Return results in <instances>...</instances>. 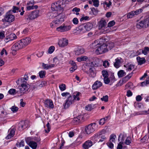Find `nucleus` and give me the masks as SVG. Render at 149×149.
<instances>
[{
	"label": "nucleus",
	"instance_id": "obj_54",
	"mask_svg": "<svg viewBox=\"0 0 149 149\" xmlns=\"http://www.w3.org/2000/svg\"><path fill=\"white\" fill-rule=\"evenodd\" d=\"M54 50V47L53 46H51L49 47L48 50V52L49 54L52 53Z\"/></svg>",
	"mask_w": 149,
	"mask_h": 149
},
{
	"label": "nucleus",
	"instance_id": "obj_43",
	"mask_svg": "<svg viewBox=\"0 0 149 149\" xmlns=\"http://www.w3.org/2000/svg\"><path fill=\"white\" fill-rule=\"evenodd\" d=\"M10 109L13 112L15 113L18 111L19 109L17 107H16L15 106H13L10 108Z\"/></svg>",
	"mask_w": 149,
	"mask_h": 149
},
{
	"label": "nucleus",
	"instance_id": "obj_41",
	"mask_svg": "<svg viewBox=\"0 0 149 149\" xmlns=\"http://www.w3.org/2000/svg\"><path fill=\"white\" fill-rule=\"evenodd\" d=\"M18 93L17 91L16 92V90L15 89L11 88L8 91V93L11 95H14Z\"/></svg>",
	"mask_w": 149,
	"mask_h": 149
},
{
	"label": "nucleus",
	"instance_id": "obj_8",
	"mask_svg": "<svg viewBox=\"0 0 149 149\" xmlns=\"http://www.w3.org/2000/svg\"><path fill=\"white\" fill-rule=\"evenodd\" d=\"M39 11L38 10H35L32 12L29 15L26 16V18L28 20H32L34 19L39 16Z\"/></svg>",
	"mask_w": 149,
	"mask_h": 149
},
{
	"label": "nucleus",
	"instance_id": "obj_56",
	"mask_svg": "<svg viewBox=\"0 0 149 149\" xmlns=\"http://www.w3.org/2000/svg\"><path fill=\"white\" fill-rule=\"evenodd\" d=\"M18 81H20L21 84H26V81H25L23 77L21 78L18 80Z\"/></svg>",
	"mask_w": 149,
	"mask_h": 149
},
{
	"label": "nucleus",
	"instance_id": "obj_3",
	"mask_svg": "<svg viewBox=\"0 0 149 149\" xmlns=\"http://www.w3.org/2000/svg\"><path fill=\"white\" fill-rule=\"evenodd\" d=\"M80 94V93L79 92H77L75 94L68 97L66 100L65 103L63 104V109H66L68 108L70 105L74 102L76 100H79V96Z\"/></svg>",
	"mask_w": 149,
	"mask_h": 149
},
{
	"label": "nucleus",
	"instance_id": "obj_1",
	"mask_svg": "<svg viewBox=\"0 0 149 149\" xmlns=\"http://www.w3.org/2000/svg\"><path fill=\"white\" fill-rule=\"evenodd\" d=\"M31 39L29 37L23 38L15 43L12 47V49L16 51L24 48L29 45L31 42Z\"/></svg>",
	"mask_w": 149,
	"mask_h": 149
},
{
	"label": "nucleus",
	"instance_id": "obj_26",
	"mask_svg": "<svg viewBox=\"0 0 149 149\" xmlns=\"http://www.w3.org/2000/svg\"><path fill=\"white\" fill-rule=\"evenodd\" d=\"M84 24L87 31H90L93 27V24L90 22H88Z\"/></svg>",
	"mask_w": 149,
	"mask_h": 149
},
{
	"label": "nucleus",
	"instance_id": "obj_38",
	"mask_svg": "<svg viewBox=\"0 0 149 149\" xmlns=\"http://www.w3.org/2000/svg\"><path fill=\"white\" fill-rule=\"evenodd\" d=\"M132 140L131 137H127L125 141V143L126 145H129L132 142Z\"/></svg>",
	"mask_w": 149,
	"mask_h": 149
},
{
	"label": "nucleus",
	"instance_id": "obj_13",
	"mask_svg": "<svg viewBox=\"0 0 149 149\" xmlns=\"http://www.w3.org/2000/svg\"><path fill=\"white\" fill-rule=\"evenodd\" d=\"M89 64L92 66L96 67L99 65V60L97 58L92 57L89 59Z\"/></svg>",
	"mask_w": 149,
	"mask_h": 149
},
{
	"label": "nucleus",
	"instance_id": "obj_30",
	"mask_svg": "<svg viewBox=\"0 0 149 149\" xmlns=\"http://www.w3.org/2000/svg\"><path fill=\"white\" fill-rule=\"evenodd\" d=\"M124 66L127 68L126 70L128 71H130L134 68V66L132 64H127Z\"/></svg>",
	"mask_w": 149,
	"mask_h": 149
},
{
	"label": "nucleus",
	"instance_id": "obj_17",
	"mask_svg": "<svg viewBox=\"0 0 149 149\" xmlns=\"http://www.w3.org/2000/svg\"><path fill=\"white\" fill-rule=\"evenodd\" d=\"M29 125V122L28 120H25L21 122L19 124V129L20 130L21 129L24 130L28 127Z\"/></svg>",
	"mask_w": 149,
	"mask_h": 149
},
{
	"label": "nucleus",
	"instance_id": "obj_7",
	"mask_svg": "<svg viewBox=\"0 0 149 149\" xmlns=\"http://www.w3.org/2000/svg\"><path fill=\"white\" fill-rule=\"evenodd\" d=\"M53 61L54 64H51L50 65L45 64L43 63L42 65L43 68L44 69L48 70L50 68L54 67L56 66L59 63L58 59L56 58H53Z\"/></svg>",
	"mask_w": 149,
	"mask_h": 149
},
{
	"label": "nucleus",
	"instance_id": "obj_50",
	"mask_svg": "<svg viewBox=\"0 0 149 149\" xmlns=\"http://www.w3.org/2000/svg\"><path fill=\"white\" fill-rule=\"evenodd\" d=\"M4 53L6 55H8V53L6 50L5 48H3L1 51L0 53L1 55L2 56Z\"/></svg>",
	"mask_w": 149,
	"mask_h": 149
},
{
	"label": "nucleus",
	"instance_id": "obj_27",
	"mask_svg": "<svg viewBox=\"0 0 149 149\" xmlns=\"http://www.w3.org/2000/svg\"><path fill=\"white\" fill-rule=\"evenodd\" d=\"M28 145L33 149H36L37 146V144L36 142L32 141L29 143Z\"/></svg>",
	"mask_w": 149,
	"mask_h": 149
},
{
	"label": "nucleus",
	"instance_id": "obj_62",
	"mask_svg": "<svg viewBox=\"0 0 149 149\" xmlns=\"http://www.w3.org/2000/svg\"><path fill=\"white\" fill-rule=\"evenodd\" d=\"M104 83L106 84H108L110 82V80L108 77L104 78Z\"/></svg>",
	"mask_w": 149,
	"mask_h": 149
},
{
	"label": "nucleus",
	"instance_id": "obj_47",
	"mask_svg": "<svg viewBox=\"0 0 149 149\" xmlns=\"http://www.w3.org/2000/svg\"><path fill=\"white\" fill-rule=\"evenodd\" d=\"M59 88L61 91H63L66 89V85L64 84H62L59 86Z\"/></svg>",
	"mask_w": 149,
	"mask_h": 149
},
{
	"label": "nucleus",
	"instance_id": "obj_55",
	"mask_svg": "<svg viewBox=\"0 0 149 149\" xmlns=\"http://www.w3.org/2000/svg\"><path fill=\"white\" fill-rule=\"evenodd\" d=\"M115 24V22L113 20L111 21H110L109 22V23L108 24V26L107 27H111V26H113Z\"/></svg>",
	"mask_w": 149,
	"mask_h": 149
},
{
	"label": "nucleus",
	"instance_id": "obj_39",
	"mask_svg": "<svg viewBox=\"0 0 149 149\" xmlns=\"http://www.w3.org/2000/svg\"><path fill=\"white\" fill-rule=\"evenodd\" d=\"M0 113H1V115L3 117H6L7 114V113L4 111L3 109L2 108H0Z\"/></svg>",
	"mask_w": 149,
	"mask_h": 149
},
{
	"label": "nucleus",
	"instance_id": "obj_24",
	"mask_svg": "<svg viewBox=\"0 0 149 149\" xmlns=\"http://www.w3.org/2000/svg\"><path fill=\"white\" fill-rule=\"evenodd\" d=\"M89 72L90 76L91 77H94L96 75L95 71V68L94 66H92L89 68Z\"/></svg>",
	"mask_w": 149,
	"mask_h": 149
},
{
	"label": "nucleus",
	"instance_id": "obj_21",
	"mask_svg": "<svg viewBox=\"0 0 149 149\" xmlns=\"http://www.w3.org/2000/svg\"><path fill=\"white\" fill-rule=\"evenodd\" d=\"M102 85V83L100 81L97 80L95 81L92 86V88L93 90H96Z\"/></svg>",
	"mask_w": 149,
	"mask_h": 149
},
{
	"label": "nucleus",
	"instance_id": "obj_29",
	"mask_svg": "<svg viewBox=\"0 0 149 149\" xmlns=\"http://www.w3.org/2000/svg\"><path fill=\"white\" fill-rule=\"evenodd\" d=\"M144 24L145 28H146L148 26L149 24V17H148L145 18L143 21H142Z\"/></svg>",
	"mask_w": 149,
	"mask_h": 149
},
{
	"label": "nucleus",
	"instance_id": "obj_16",
	"mask_svg": "<svg viewBox=\"0 0 149 149\" xmlns=\"http://www.w3.org/2000/svg\"><path fill=\"white\" fill-rule=\"evenodd\" d=\"M45 107L48 108L53 109L54 106L52 101L50 99H47L44 102Z\"/></svg>",
	"mask_w": 149,
	"mask_h": 149
},
{
	"label": "nucleus",
	"instance_id": "obj_49",
	"mask_svg": "<svg viewBox=\"0 0 149 149\" xmlns=\"http://www.w3.org/2000/svg\"><path fill=\"white\" fill-rule=\"evenodd\" d=\"M102 75L104 78L108 77V74L107 71L105 70H103L102 71Z\"/></svg>",
	"mask_w": 149,
	"mask_h": 149
},
{
	"label": "nucleus",
	"instance_id": "obj_25",
	"mask_svg": "<svg viewBox=\"0 0 149 149\" xmlns=\"http://www.w3.org/2000/svg\"><path fill=\"white\" fill-rule=\"evenodd\" d=\"M85 51L84 49L81 47H79L76 49L75 51V55H78L80 54H83Z\"/></svg>",
	"mask_w": 149,
	"mask_h": 149
},
{
	"label": "nucleus",
	"instance_id": "obj_34",
	"mask_svg": "<svg viewBox=\"0 0 149 149\" xmlns=\"http://www.w3.org/2000/svg\"><path fill=\"white\" fill-rule=\"evenodd\" d=\"M118 74L119 77H122L126 75V72L123 70H120L118 73Z\"/></svg>",
	"mask_w": 149,
	"mask_h": 149
},
{
	"label": "nucleus",
	"instance_id": "obj_14",
	"mask_svg": "<svg viewBox=\"0 0 149 149\" xmlns=\"http://www.w3.org/2000/svg\"><path fill=\"white\" fill-rule=\"evenodd\" d=\"M34 2L33 0H31L27 3L26 8L28 10L33 9L34 8L36 9L38 8L37 6H34Z\"/></svg>",
	"mask_w": 149,
	"mask_h": 149
},
{
	"label": "nucleus",
	"instance_id": "obj_4",
	"mask_svg": "<svg viewBox=\"0 0 149 149\" xmlns=\"http://www.w3.org/2000/svg\"><path fill=\"white\" fill-rule=\"evenodd\" d=\"M99 29L102 33H106L109 32L110 30L107 27H106L107 23L103 19H102L99 22Z\"/></svg>",
	"mask_w": 149,
	"mask_h": 149
},
{
	"label": "nucleus",
	"instance_id": "obj_10",
	"mask_svg": "<svg viewBox=\"0 0 149 149\" xmlns=\"http://www.w3.org/2000/svg\"><path fill=\"white\" fill-rule=\"evenodd\" d=\"M143 10L142 9L140 8L136 10L135 11H132L128 13L127 15V18H131L133 17L136 15H137L142 12Z\"/></svg>",
	"mask_w": 149,
	"mask_h": 149
},
{
	"label": "nucleus",
	"instance_id": "obj_40",
	"mask_svg": "<svg viewBox=\"0 0 149 149\" xmlns=\"http://www.w3.org/2000/svg\"><path fill=\"white\" fill-rule=\"evenodd\" d=\"M149 84V80L147 79L145 81L142 82L141 83L140 86H147Z\"/></svg>",
	"mask_w": 149,
	"mask_h": 149
},
{
	"label": "nucleus",
	"instance_id": "obj_37",
	"mask_svg": "<svg viewBox=\"0 0 149 149\" xmlns=\"http://www.w3.org/2000/svg\"><path fill=\"white\" fill-rule=\"evenodd\" d=\"M136 26L138 29H141V28L145 27L144 24L142 21L137 23Z\"/></svg>",
	"mask_w": 149,
	"mask_h": 149
},
{
	"label": "nucleus",
	"instance_id": "obj_18",
	"mask_svg": "<svg viewBox=\"0 0 149 149\" xmlns=\"http://www.w3.org/2000/svg\"><path fill=\"white\" fill-rule=\"evenodd\" d=\"M17 38V37L14 33H11L9 35L6 36L5 38V40L7 41H5L7 42L9 41L13 40L16 39Z\"/></svg>",
	"mask_w": 149,
	"mask_h": 149
},
{
	"label": "nucleus",
	"instance_id": "obj_51",
	"mask_svg": "<svg viewBox=\"0 0 149 149\" xmlns=\"http://www.w3.org/2000/svg\"><path fill=\"white\" fill-rule=\"evenodd\" d=\"M103 65L105 68H107L109 66V63L108 61H105L103 62Z\"/></svg>",
	"mask_w": 149,
	"mask_h": 149
},
{
	"label": "nucleus",
	"instance_id": "obj_2",
	"mask_svg": "<svg viewBox=\"0 0 149 149\" xmlns=\"http://www.w3.org/2000/svg\"><path fill=\"white\" fill-rule=\"evenodd\" d=\"M48 16L49 19L56 18V20L53 21L50 24V26L52 28L57 27L63 22L64 19L61 14L57 15V13H51L48 14Z\"/></svg>",
	"mask_w": 149,
	"mask_h": 149
},
{
	"label": "nucleus",
	"instance_id": "obj_6",
	"mask_svg": "<svg viewBox=\"0 0 149 149\" xmlns=\"http://www.w3.org/2000/svg\"><path fill=\"white\" fill-rule=\"evenodd\" d=\"M107 51H108L107 46H106V43H104L103 40V43L102 44L100 45L96 49L95 52L96 54H98L106 52Z\"/></svg>",
	"mask_w": 149,
	"mask_h": 149
},
{
	"label": "nucleus",
	"instance_id": "obj_48",
	"mask_svg": "<svg viewBox=\"0 0 149 149\" xmlns=\"http://www.w3.org/2000/svg\"><path fill=\"white\" fill-rule=\"evenodd\" d=\"M93 5L95 7H97L99 5V1L98 0H92Z\"/></svg>",
	"mask_w": 149,
	"mask_h": 149
},
{
	"label": "nucleus",
	"instance_id": "obj_15",
	"mask_svg": "<svg viewBox=\"0 0 149 149\" xmlns=\"http://www.w3.org/2000/svg\"><path fill=\"white\" fill-rule=\"evenodd\" d=\"M71 28V26L70 25H61L57 27L56 30L58 31L64 32L70 30Z\"/></svg>",
	"mask_w": 149,
	"mask_h": 149
},
{
	"label": "nucleus",
	"instance_id": "obj_11",
	"mask_svg": "<svg viewBox=\"0 0 149 149\" xmlns=\"http://www.w3.org/2000/svg\"><path fill=\"white\" fill-rule=\"evenodd\" d=\"M103 43V39H100L99 40L94 41L90 46L91 47L93 48H97L100 45L102 44Z\"/></svg>",
	"mask_w": 149,
	"mask_h": 149
},
{
	"label": "nucleus",
	"instance_id": "obj_12",
	"mask_svg": "<svg viewBox=\"0 0 149 149\" xmlns=\"http://www.w3.org/2000/svg\"><path fill=\"white\" fill-rule=\"evenodd\" d=\"M19 87V93L20 95H23L29 89V86L25 84H21Z\"/></svg>",
	"mask_w": 149,
	"mask_h": 149
},
{
	"label": "nucleus",
	"instance_id": "obj_32",
	"mask_svg": "<svg viewBox=\"0 0 149 149\" xmlns=\"http://www.w3.org/2000/svg\"><path fill=\"white\" fill-rule=\"evenodd\" d=\"M78 29L80 32L82 33H84L87 31L84 24L80 26L79 27Z\"/></svg>",
	"mask_w": 149,
	"mask_h": 149
},
{
	"label": "nucleus",
	"instance_id": "obj_35",
	"mask_svg": "<svg viewBox=\"0 0 149 149\" xmlns=\"http://www.w3.org/2000/svg\"><path fill=\"white\" fill-rule=\"evenodd\" d=\"M98 138V137L97 135H95L91 138L90 140L91 141L93 142V144L97 141Z\"/></svg>",
	"mask_w": 149,
	"mask_h": 149
},
{
	"label": "nucleus",
	"instance_id": "obj_53",
	"mask_svg": "<svg viewBox=\"0 0 149 149\" xmlns=\"http://www.w3.org/2000/svg\"><path fill=\"white\" fill-rule=\"evenodd\" d=\"M93 109L91 104H88L85 107V109L88 111H91Z\"/></svg>",
	"mask_w": 149,
	"mask_h": 149
},
{
	"label": "nucleus",
	"instance_id": "obj_44",
	"mask_svg": "<svg viewBox=\"0 0 149 149\" xmlns=\"http://www.w3.org/2000/svg\"><path fill=\"white\" fill-rule=\"evenodd\" d=\"M142 51L143 54L144 55H146L147 54L148 51H149V48L148 47H145L143 50H141Z\"/></svg>",
	"mask_w": 149,
	"mask_h": 149
},
{
	"label": "nucleus",
	"instance_id": "obj_33",
	"mask_svg": "<svg viewBox=\"0 0 149 149\" xmlns=\"http://www.w3.org/2000/svg\"><path fill=\"white\" fill-rule=\"evenodd\" d=\"M124 144L123 142H120L118 144L117 149H123L126 148V146H124Z\"/></svg>",
	"mask_w": 149,
	"mask_h": 149
},
{
	"label": "nucleus",
	"instance_id": "obj_64",
	"mask_svg": "<svg viewBox=\"0 0 149 149\" xmlns=\"http://www.w3.org/2000/svg\"><path fill=\"white\" fill-rule=\"evenodd\" d=\"M77 68V66H74V67H72L70 69V71L71 72H72L74 71Z\"/></svg>",
	"mask_w": 149,
	"mask_h": 149
},
{
	"label": "nucleus",
	"instance_id": "obj_45",
	"mask_svg": "<svg viewBox=\"0 0 149 149\" xmlns=\"http://www.w3.org/2000/svg\"><path fill=\"white\" fill-rule=\"evenodd\" d=\"M39 76L41 78H43L45 77V72L44 71H41L39 73Z\"/></svg>",
	"mask_w": 149,
	"mask_h": 149
},
{
	"label": "nucleus",
	"instance_id": "obj_23",
	"mask_svg": "<svg viewBox=\"0 0 149 149\" xmlns=\"http://www.w3.org/2000/svg\"><path fill=\"white\" fill-rule=\"evenodd\" d=\"M122 62V59L120 58H118L115 60L114 64V66L116 68H118L120 66L121 63Z\"/></svg>",
	"mask_w": 149,
	"mask_h": 149
},
{
	"label": "nucleus",
	"instance_id": "obj_22",
	"mask_svg": "<svg viewBox=\"0 0 149 149\" xmlns=\"http://www.w3.org/2000/svg\"><path fill=\"white\" fill-rule=\"evenodd\" d=\"M15 129L14 128H10L9 130V134L8 136L6 137L7 139H8L12 137H13L15 134Z\"/></svg>",
	"mask_w": 149,
	"mask_h": 149
},
{
	"label": "nucleus",
	"instance_id": "obj_28",
	"mask_svg": "<svg viewBox=\"0 0 149 149\" xmlns=\"http://www.w3.org/2000/svg\"><path fill=\"white\" fill-rule=\"evenodd\" d=\"M136 59L139 65H141L145 63V59L144 58H141L139 56H138Z\"/></svg>",
	"mask_w": 149,
	"mask_h": 149
},
{
	"label": "nucleus",
	"instance_id": "obj_58",
	"mask_svg": "<svg viewBox=\"0 0 149 149\" xmlns=\"http://www.w3.org/2000/svg\"><path fill=\"white\" fill-rule=\"evenodd\" d=\"M32 138L31 137H28L25 139L28 145L29 143L32 141Z\"/></svg>",
	"mask_w": 149,
	"mask_h": 149
},
{
	"label": "nucleus",
	"instance_id": "obj_36",
	"mask_svg": "<svg viewBox=\"0 0 149 149\" xmlns=\"http://www.w3.org/2000/svg\"><path fill=\"white\" fill-rule=\"evenodd\" d=\"M106 44L107 46L108 51L109 49H111L114 46V44L113 42L108 43H106Z\"/></svg>",
	"mask_w": 149,
	"mask_h": 149
},
{
	"label": "nucleus",
	"instance_id": "obj_61",
	"mask_svg": "<svg viewBox=\"0 0 149 149\" xmlns=\"http://www.w3.org/2000/svg\"><path fill=\"white\" fill-rule=\"evenodd\" d=\"M105 122L103 118H102L100 120L99 122V124L100 125H102L104 124Z\"/></svg>",
	"mask_w": 149,
	"mask_h": 149
},
{
	"label": "nucleus",
	"instance_id": "obj_20",
	"mask_svg": "<svg viewBox=\"0 0 149 149\" xmlns=\"http://www.w3.org/2000/svg\"><path fill=\"white\" fill-rule=\"evenodd\" d=\"M68 40L65 38H63L59 40L58 45L61 47H65L68 44Z\"/></svg>",
	"mask_w": 149,
	"mask_h": 149
},
{
	"label": "nucleus",
	"instance_id": "obj_57",
	"mask_svg": "<svg viewBox=\"0 0 149 149\" xmlns=\"http://www.w3.org/2000/svg\"><path fill=\"white\" fill-rule=\"evenodd\" d=\"M61 95L63 97L68 96V97H69L70 96H71L69 93L68 92H64L62 93Z\"/></svg>",
	"mask_w": 149,
	"mask_h": 149
},
{
	"label": "nucleus",
	"instance_id": "obj_46",
	"mask_svg": "<svg viewBox=\"0 0 149 149\" xmlns=\"http://www.w3.org/2000/svg\"><path fill=\"white\" fill-rule=\"evenodd\" d=\"M101 100L102 101H104L105 102H107L108 101V96L107 95L103 96V97L101 98Z\"/></svg>",
	"mask_w": 149,
	"mask_h": 149
},
{
	"label": "nucleus",
	"instance_id": "obj_9",
	"mask_svg": "<svg viewBox=\"0 0 149 149\" xmlns=\"http://www.w3.org/2000/svg\"><path fill=\"white\" fill-rule=\"evenodd\" d=\"M15 20V16L13 15L10 14V13H7L2 20L3 22H13Z\"/></svg>",
	"mask_w": 149,
	"mask_h": 149
},
{
	"label": "nucleus",
	"instance_id": "obj_42",
	"mask_svg": "<svg viewBox=\"0 0 149 149\" xmlns=\"http://www.w3.org/2000/svg\"><path fill=\"white\" fill-rule=\"evenodd\" d=\"M116 138V136L114 134H111L110 136V141L114 142L115 139Z\"/></svg>",
	"mask_w": 149,
	"mask_h": 149
},
{
	"label": "nucleus",
	"instance_id": "obj_19",
	"mask_svg": "<svg viewBox=\"0 0 149 149\" xmlns=\"http://www.w3.org/2000/svg\"><path fill=\"white\" fill-rule=\"evenodd\" d=\"M93 144V142L90 140L86 141L83 144V147L84 149H88Z\"/></svg>",
	"mask_w": 149,
	"mask_h": 149
},
{
	"label": "nucleus",
	"instance_id": "obj_5",
	"mask_svg": "<svg viewBox=\"0 0 149 149\" xmlns=\"http://www.w3.org/2000/svg\"><path fill=\"white\" fill-rule=\"evenodd\" d=\"M97 127V125L95 123H91L86 127L85 132L87 134H89L96 130Z\"/></svg>",
	"mask_w": 149,
	"mask_h": 149
},
{
	"label": "nucleus",
	"instance_id": "obj_31",
	"mask_svg": "<svg viewBox=\"0 0 149 149\" xmlns=\"http://www.w3.org/2000/svg\"><path fill=\"white\" fill-rule=\"evenodd\" d=\"M88 59V57L86 56H82L78 57L77 59V61L78 62L83 61H86Z\"/></svg>",
	"mask_w": 149,
	"mask_h": 149
},
{
	"label": "nucleus",
	"instance_id": "obj_60",
	"mask_svg": "<svg viewBox=\"0 0 149 149\" xmlns=\"http://www.w3.org/2000/svg\"><path fill=\"white\" fill-rule=\"evenodd\" d=\"M79 117H78V116L74 118L73 119V122L74 123H76L77 124L80 122L79 120Z\"/></svg>",
	"mask_w": 149,
	"mask_h": 149
},
{
	"label": "nucleus",
	"instance_id": "obj_63",
	"mask_svg": "<svg viewBox=\"0 0 149 149\" xmlns=\"http://www.w3.org/2000/svg\"><path fill=\"white\" fill-rule=\"evenodd\" d=\"M73 23L75 24H78L79 21L77 18L75 17L73 18L72 20Z\"/></svg>",
	"mask_w": 149,
	"mask_h": 149
},
{
	"label": "nucleus",
	"instance_id": "obj_52",
	"mask_svg": "<svg viewBox=\"0 0 149 149\" xmlns=\"http://www.w3.org/2000/svg\"><path fill=\"white\" fill-rule=\"evenodd\" d=\"M47 128H45L46 129L45 130V132L46 133L49 132L50 130V127L49 124V123H48L46 125Z\"/></svg>",
	"mask_w": 149,
	"mask_h": 149
},
{
	"label": "nucleus",
	"instance_id": "obj_59",
	"mask_svg": "<svg viewBox=\"0 0 149 149\" xmlns=\"http://www.w3.org/2000/svg\"><path fill=\"white\" fill-rule=\"evenodd\" d=\"M124 135L122 134H120L118 139L119 141H120V140L122 141H124Z\"/></svg>",
	"mask_w": 149,
	"mask_h": 149
}]
</instances>
